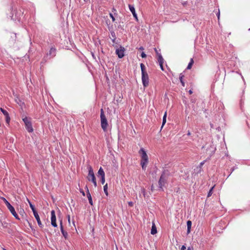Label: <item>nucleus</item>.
Returning a JSON list of instances; mask_svg holds the SVG:
<instances>
[{"mask_svg":"<svg viewBox=\"0 0 250 250\" xmlns=\"http://www.w3.org/2000/svg\"><path fill=\"white\" fill-rule=\"evenodd\" d=\"M10 9L11 12L9 16L11 19L13 21H20L23 15V9L21 7H18V5L16 4H13Z\"/></svg>","mask_w":250,"mask_h":250,"instance_id":"1","label":"nucleus"},{"mask_svg":"<svg viewBox=\"0 0 250 250\" xmlns=\"http://www.w3.org/2000/svg\"><path fill=\"white\" fill-rule=\"evenodd\" d=\"M170 172L168 170L165 169L163 171L158 181V189L164 191L163 187H165L167 182V179Z\"/></svg>","mask_w":250,"mask_h":250,"instance_id":"2","label":"nucleus"},{"mask_svg":"<svg viewBox=\"0 0 250 250\" xmlns=\"http://www.w3.org/2000/svg\"><path fill=\"white\" fill-rule=\"evenodd\" d=\"M57 49L54 45H52L50 47L49 50L46 52L42 58L41 64L42 66L48 60L53 58L56 55Z\"/></svg>","mask_w":250,"mask_h":250,"instance_id":"3","label":"nucleus"},{"mask_svg":"<svg viewBox=\"0 0 250 250\" xmlns=\"http://www.w3.org/2000/svg\"><path fill=\"white\" fill-rule=\"evenodd\" d=\"M140 67L141 69L142 83L144 87H146L148 85L149 83L148 75L146 71V66L143 63L140 64Z\"/></svg>","mask_w":250,"mask_h":250,"instance_id":"4","label":"nucleus"},{"mask_svg":"<svg viewBox=\"0 0 250 250\" xmlns=\"http://www.w3.org/2000/svg\"><path fill=\"white\" fill-rule=\"evenodd\" d=\"M141 155V165L143 170H146V166L148 163V158L146 151L143 148H141L139 151Z\"/></svg>","mask_w":250,"mask_h":250,"instance_id":"5","label":"nucleus"},{"mask_svg":"<svg viewBox=\"0 0 250 250\" xmlns=\"http://www.w3.org/2000/svg\"><path fill=\"white\" fill-rule=\"evenodd\" d=\"M100 118L101 127L105 132L107 130L108 122L103 108L100 110Z\"/></svg>","mask_w":250,"mask_h":250,"instance_id":"6","label":"nucleus"},{"mask_svg":"<svg viewBox=\"0 0 250 250\" xmlns=\"http://www.w3.org/2000/svg\"><path fill=\"white\" fill-rule=\"evenodd\" d=\"M22 121L24 123L25 127L27 131L29 133L32 132L34 130L32 127L31 119L28 118L27 117H25L24 118H22Z\"/></svg>","mask_w":250,"mask_h":250,"instance_id":"7","label":"nucleus"},{"mask_svg":"<svg viewBox=\"0 0 250 250\" xmlns=\"http://www.w3.org/2000/svg\"><path fill=\"white\" fill-rule=\"evenodd\" d=\"M87 178L89 181H91L93 183L95 187L97 186L96 177L91 167H88V174Z\"/></svg>","mask_w":250,"mask_h":250,"instance_id":"8","label":"nucleus"},{"mask_svg":"<svg viewBox=\"0 0 250 250\" xmlns=\"http://www.w3.org/2000/svg\"><path fill=\"white\" fill-rule=\"evenodd\" d=\"M125 47L120 45L119 48H117L116 49V54L118 56L119 58L122 59L125 56Z\"/></svg>","mask_w":250,"mask_h":250,"instance_id":"9","label":"nucleus"},{"mask_svg":"<svg viewBox=\"0 0 250 250\" xmlns=\"http://www.w3.org/2000/svg\"><path fill=\"white\" fill-rule=\"evenodd\" d=\"M51 225L55 228L57 227L55 212L54 210L51 211Z\"/></svg>","mask_w":250,"mask_h":250,"instance_id":"10","label":"nucleus"},{"mask_svg":"<svg viewBox=\"0 0 250 250\" xmlns=\"http://www.w3.org/2000/svg\"><path fill=\"white\" fill-rule=\"evenodd\" d=\"M7 208H8L11 213L14 216V217L16 219L18 220H20V217H19L18 214L16 213L15 208L13 206H12L11 205H9Z\"/></svg>","mask_w":250,"mask_h":250,"instance_id":"11","label":"nucleus"},{"mask_svg":"<svg viewBox=\"0 0 250 250\" xmlns=\"http://www.w3.org/2000/svg\"><path fill=\"white\" fill-rule=\"evenodd\" d=\"M128 7L130 12L133 15V17L135 18L136 21H138V16L137 13H136L134 6L133 5L129 4Z\"/></svg>","mask_w":250,"mask_h":250,"instance_id":"12","label":"nucleus"},{"mask_svg":"<svg viewBox=\"0 0 250 250\" xmlns=\"http://www.w3.org/2000/svg\"><path fill=\"white\" fill-rule=\"evenodd\" d=\"M157 57H158V59H157L158 62H159L160 68L162 70L164 71V66H163V63L164 62V60L161 54H159V56H158Z\"/></svg>","mask_w":250,"mask_h":250,"instance_id":"13","label":"nucleus"},{"mask_svg":"<svg viewBox=\"0 0 250 250\" xmlns=\"http://www.w3.org/2000/svg\"><path fill=\"white\" fill-rule=\"evenodd\" d=\"M0 110L2 112V113L3 114V115L5 116V119H6V122L7 123H8L10 122V116L9 115V113H8V112L6 110L2 108H0Z\"/></svg>","mask_w":250,"mask_h":250,"instance_id":"14","label":"nucleus"},{"mask_svg":"<svg viewBox=\"0 0 250 250\" xmlns=\"http://www.w3.org/2000/svg\"><path fill=\"white\" fill-rule=\"evenodd\" d=\"M85 188L86 190V195H87V197L88 201H89V203L91 206H92L93 205V201H92V197H91V194H90V193L89 192L88 188L87 186H85Z\"/></svg>","mask_w":250,"mask_h":250,"instance_id":"15","label":"nucleus"},{"mask_svg":"<svg viewBox=\"0 0 250 250\" xmlns=\"http://www.w3.org/2000/svg\"><path fill=\"white\" fill-rule=\"evenodd\" d=\"M34 214V216L35 217V218H36L37 221V223H38V224L39 225V226L42 228H43V225L42 224V222H41V221L40 220V216L38 214V212L33 214Z\"/></svg>","mask_w":250,"mask_h":250,"instance_id":"16","label":"nucleus"},{"mask_svg":"<svg viewBox=\"0 0 250 250\" xmlns=\"http://www.w3.org/2000/svg\"><path fill=\"white\" fill-rule=\"evenodd\" d=\"M60 229H61V231L62 235L63 236V237L65 238V239H67L68 233L66 231H65L64 230L62 225V221H61V222H60Z\"/></svg>","mask_w":250,"mask_h":250,"instance_id":"17","label":"nucleus"},{"mask_svg":"<svg viewBox=\"0 0 250 250\" xmlns=\"http://www.w3.org/2000/svg\"><path fill=\"white\" fill-rule=\"evenodd\" d=\"M187 233H189L190 232V229L191 228L192 225V222L190 220H188L187 222Z\"/></svg>","mask_w":250,"mask_h":250,"instance_id":"18","label":"nucleus"},{"mask_svg":"<svg viewBox=\"0 0 250 250\" xmlns=\"http://www.w3.org/2000/svg\"><path fill=\"white\" fill-rule=\"evenodd\" d=\"M27 200H28V203L29 204V206L33 211V214L37 212V211L35 208L34 205H33L32 203L28 199H27Z\"/></svg>","mask_w":250,"mask_h":250,"instance_id":"19","label":"nucleus"},{"mask_svg":"<svg viewBox=\"0 0 250 250\" xmlns=\"http://www.w3.org/2000/svg\"><path fill=\"white\" fill-rule=\"evenodd\" d=\"M98 176H100L101 177L105 176V173L102 167H100L98 171Z\"/></svg>","mask_w":250,"mask_h":250,"instance_id":"20","label":"nucleus"},{"mask_svg":"<svg viewBox=\"0 0 250 250\" xmlns=\"http://www.w3.org/2000/svg\"><path fill=\"white\" fill-rule=\"evenodd\" d=\"M157 231L156 227L155 224H153L152 227H151V232H150L151 234L152 235H154V234H156L157 233Z\"/></svg>","mask_w":250,"mask_h":250,"instance_id":"21","label":"nucleus"},{"mask_svg":"<svg viewBox=\"0 0 250 250\" xmlns=\"http://www.w3.org/2000/svg\"><path fill=\"white\" fill-rule=\"evenodd\" d=\"M167 112H165L164 116H163V122H162V128L163 127V126L165 125V124H166V121H167Z\"/></svg>","mask_w":250,"mask_h":250,"instance_id":"22","label":"nucleus"},{"mask_svg":"<svg viewBox=\"0 0 250 250\" xmlns=\"http://www.w3.org/2000/svg\"><path fill=\"white\" fill-rule=\"evenodd\" d=\"M107 189H108V186H107V184H106L104 186V191L105 193V194L107 196L108 195V191H107Z\"/></svg>","mask_w":250,"mask_h":250,"instance_id":"23","label":"nucleus"},{"mask_svg":"<svg viewBox=\"0 0 250 250\" xmlns=\"http://www.w3.org/2000/svg\"><path fill=\"white\" fill-rule=\"evenodd\" d=\"M194 62L193 59H191L189 62L188 63V66L187 67V69H190L191 68V66L193 63Z\"/></svg>","mask_w":250,"mask_h":250,"instance_id":"24","label":"nucleus"},{"mask_svg":"<svg viewBox=\"0 0 250 250\" xmlns=\"http://www.w3.org/2000/svg\"><path fill=\"white\" fill-rule=\"evenodd\" d=\"M109 30L110 31V34L113 38H116V36L115 32L113 30H110L109 27Z\"/></svg>","mask_w":250,"mask_h":250,"instance_id":"25","label":"nucleus"},{"mask_svg":"<svg viewBox=\"0 0 250 250\" xmlns=\"http://www.w3.org/2000/svg\"><path fill=\"white\" fill-rule=\"evenodd\" d=\"M8 223L5 221H3L0 225V227H2L3 229L7 228Z\"/></svg>","mask_w":250,"mask_h":250,"instance_id":"26","label":"nucleus"},{"mask_svg":"<svg viewBox=\"0 0 250 250\" xmlns=\"http://www.w3.org/2000/svg\"><path fill=\"white\" fill-rule=\"evenodd\" d=\"M184 76L183 75H182V74H180V82L182 85L183 86H185V83L183 81V78Z\"/></svg>","mask_w":250,"mask_h":250,"instance_id":"27","label":"nucleus"},{"mask_svg":"<svg viewBox=\"0 0 250 250\" xmlns=\"http://www.w3.org/2000/svg\"><path fill=\"white\" fill-rule=\"evenodd\" d=\"M214 187V186L211 188L209 189V191L208 193V197H209L211 196L212 194V191L213 189V188Z\"/></svg>","mask_w":250,"mask_h":250,"instance_id":"28","label":"nucleus"},{"mask_svg":"<svg viewBox=\"0 0 250 250\" xmlns=\"http://www.w3.org/2000/svg\"><path fill=\"white\" fill-rule=\"evenodd\" d=\"M2 199L7 207L8 205H11V204L5 198H2Z\"/></svg>","mask_w":250,"mask_h":250,"instance_id":"29","label":"nucleus"},{"mask_svg":"<svg viewBox=\"0 0 250 250\" xmlns=\"http://www.w3.org/2000/svg\"><path fill=\"white\" fill-rule=\"evenodd\" d=\"M109 16H110V17L111 18V19H112V21L113 22L115 21V17H114L113 14L112 13H109Z\"/></svg>","mask_w":250,"mask_h":250,"instance_id":"30","label":"nucleus"},{"mask_svg":"<svg viewBox=\"0 0 250 250\" xmlns=\"http://www.w3.org/2000/svg\"><path fill=\"white\" fill-rule=\"evenodd\" d=\"M236 168L235 167H232L230 169V172L229 174V175L228 176L227 178L231 175V174L232 173V172Z\"/></svg>","mask_w":250,"mask_h":250,"instance_id":"31","label":"nucleus"},{"mask_svg":"<svg viewBox=\"0 0 250 250\" xmlns=\"http://www.w3.org/2000/svg\"><path fill=\"white\" fill-rule=\"evenodd\" d=\"M101 182L103 185L105 183V176L101 177Z\"/></svg>","mask_w":250,"mask_h":250,"instance_id":"32","label":"nucleus"},{"mask_svg":"<svg viewBox=\"0 0 250 250\" xmlns=\"http://www.w3.org/2000/svg\"><path fill=\"white\" fill-rule=\"evenodd\" d=\"M141 56L142 58H145L146 57V55L144 52H142L141 54Z\"/></svg>","mask_w":250,"mask_h":250,"instance_id":"33","label":"nucleus"},{"mask_svg":"<svg viewBox=\"0 0 250 250\" xmlns=\"http://www.w3.org/2000/svg\"><path fill=\"white\" fill-rule=\"evenodd\" d=\"M112 12H114V14L115 15H117V12H117V10H116V9L115 8H114V7H113V8H112Z\"/></svg>","mask_w":250,"mask_h":250,"instance_id":"34","label":"nucleus"},{"mask_svg":"<svg viewBox=\"0 0 250 250\" xmlns=\"http://www.w3.org/2000/svg\"><path fill=\"white\" fill-rule=\"evenodd\" d=\"M216 16H217L218 19L219 20L220 18V11L219 9L218 10V11L216 13Z\"/></svg>","mask_w":250,"mask_h":250,"instance_id":"35","label":"nucleus"},{"mask_svg":"<svg viewBox=\"0 0 250 250\" xmlns=\"http://www.w3.org/2000/svg\"><path fill=\"white\" fill-rule=\"evenodd\" d=\"M154 51L157 56H159V54H161L156 48H154Z\"/></svg>","mask_w":250,"mask_h":250,"instance_id":"36","label":"nucleus"},{"mask_svg":"<svg viewBox=\"0 0 250 250\" xmlns=\"http://www.w3.org/2000/svg\"><path fill=\"white\" fill-rule=\"evenodd\" d=\"M80 192L82 193V194L83 196H85V192H84V191L82 189L80 188Z\"/></svg>","mask_w":250,"mask_h":250,"instance_id":"37","label":"nucleus"},{"mask_svg":"<svg viewBox=\"0 0 250 250\" xmlns=\"http://www.w3.org/2000/svg\"><path fill=\"white\" fill-rule=\"evenodd\" d=\"M205 162H206V161L205 160L200 163V165H199L200 167H201L203 166V165L205 164Z\"/></svg>","mask_w":250,"mask_h":250,"instance_id":"38","label":"nucleus"},{"mask_svg":"<svg viewBox=\"0 0 250 250\" xmlns=\"http://www.w3.org/2000/svg\"><path fill=\"white\" fill-rule=\"evenodd\" d=\"M128 204V206H130V207H132V206H133V202H131V201L129 202Z\"/></svg>","mask_w":250,"mask_h":250,"instance_id":"39","label":"nucleus"},{"mask_svg":"<svg viewBox=\"0 0 250 250\" xmlns=\"http://www.w3.org/2000/svg\"><path fill=\"white\" fill-rule=\"evenodd\" d=\"M186 247L184 245H183V246H182V247L181 249V250H186Z\"/></svg>","mask_w":250,"mask_h":250,"instance_id":"40","label":"nucleus"},{"mask_svg":"<svg viewBox=\"0 0 250 250\" xmlns=\"http://www.w3.org/2000/svg\"><path fill=\"white\" fill-rule=\"evenodd\" d=\"M91 55H92V56L93 58L94 59L96 60V57H95L94 54L93 52H91Z\"/></svg>","mask_w":250,"mask_h":250,"instance_id":"41","label":"nucleus"},{"mask_svg":"<svg viewBox=\"0 0 250 250\" xmlns=\"http://www.w3.org/2000/svg\"><path fill=\"white\" fill-rule=\"evenodd\" d=\"M116 38H112V39H111L112 42H113V43H115V41H116Z\"/></svg>","mask_w":250,"mask_h":250,"instance_id":"42","label":"nucleus"},{"mask_svg":"<svg viewBox=\"0 0 250 250\" xmlns=\"http://www.w3.org/2000/svg\"><path fill=\"white\" fill-rule=\"evenodd\" d=\"M188 93L190 94H191L192 93H193V91L192 90L190 89L189 91H188Z\"/></svg>","mask_w":250,"mask_h":250,"instance_id":"43","label":"nucleus"},{"mask_svg":"<svg viewBox=\"0 0 250 250\" xmlns=\"http://www.w3.org/2000/svg\"><path fill=\"white\" fill-rule=\"evenodd\" d=\"M187 250H193L192 248L188 247Z\"/></svg>","mask_w":250,"mask_h":250,"instance_id":"44","label":"nucleus"},{"mask_svg":"<svg viewBox=\"0 0 250 250\" xmlns=\"http://www.w3.org/2000/svg\"><path fill=\"white\" fill-rule=\"evenodd\" d=\"M139 50H144V47L143 46H141L139 48Z\"/></svg>","mask_w":250,"mask_h":250,"instance_id":"45","label":"nucleus"},{"mask_svg":"<svg viewBox=\"0 0 250 250\" xmlns=\"http://www.w3.org/2000/svg\"><path fill=\"white\" fill-rule=\"evenodd\" d=\"M247 124L249 127H250V125L248 121H247Z\"/></svg>","mask_w":250,"mask_h":250,"instance_id":"46","label":"nucleus"},{"mask_svg":"<svg viewBox=\"0 0 250 250\" xmlns=\"http://www.w3.org/2000/svg\"><path fill=\"white\" fill-rule=\"evenodd\" d=\"M190 134H190V131H188L187 135H188V136H189V135H190Z\"/></svg>","mask_w":250,"mask_h":250,"instance_id":"47","label":"nucleus"},{"mask_svg":"<svg viewBox=\"0 0 250 250\" xmlns=\"http://www.w3.org/2000/svg\"><path fill=\"white\" fill-rule=\"evenodd\" d=\"M68 221L69 223H70V216L69 215L68 216Z\"/></svg>","mask_w":250,"mask_h":250,"instance_id":"48","label":"nucleus"},{"mask_svg":"<svg viewBox=\"0 0 250 250\" xmlns=\"http://www.w3.org/2000/svg\"><path fill=\"white\" fill-rule=\"evenodd\" d=\"M85 2H88L90 0H83Z\"/></svg>","mask_w":250,"mask_h":250,"instance_id":"49","label":"nucleus"},{"mask_svg":"<svg viewBox=\"0 0 250 250\" xmlns=\"http://www.w3.org/2000/svg\"><path fill=\"white\" fill-rule=\"evenodd\" d=\"M73 224L75 226V222L74 221L73 222Z\"/></svg>","mask_w":250,"mask_h":250,"instance_id":"50","label":"nucleus"},{"mask_svg":"<svg viewBox=\"0 0 250 250\" xmlns=\"http://www.w3.org/2000/svg\"><path fill=\"white\" fill-rule=\"evenodd\" d=\"M241 77H242V78L243 79V80H244V78L241 75Z\"/></svg>","mask_w":250,"mask_h":250,"instance_id":"51","label":"nucleus"},{"mask_svg":"<svg viewBox=\"0 0 250 250\" xmlns=\"http://www.w3.org/2000/svg\"><path fill=\"white\" fill-rule=\"evenodd\" d=\"M152 189H153V186H152V187H151V189L152 190Z\"/></svg>","mask_w":250,"mask_h":250,"instance_id":"52","label":"nucleus"},{"mask_svg":"<svg viewBox=\"0 0 250 250\" xmlns=\"http://www.w3.org/2000/svg\"><path fill=\"white\" fill-rule=\"evenodd\" d=\"M118 28H121V26H118Z\"/></svg>","mask_w":250,"mask_h":250,"instance_id":"53","label":"nucleus"},{"mask_svg":"<svg viewBox=\"0 0 250 250\" xmlns=\"http://www.w3.org/2000/svg\"><path fill=\"white\" fill-rule=\"evenodd\" d=\"M249 30H250V28Z\"/></svg>","mask_w":250,"mask_h":250,"instance_id":"54","label":"nucleus"}]
</instances>
